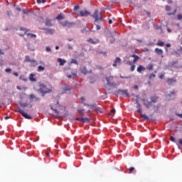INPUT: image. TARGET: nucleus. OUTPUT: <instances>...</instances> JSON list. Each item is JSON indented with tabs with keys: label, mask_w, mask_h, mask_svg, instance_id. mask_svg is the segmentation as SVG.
I'll list each match as a JSON object with an SVG mask.
<instances>
[{
	"label": "nucleus",
	"mask_w": 182,
	"mask_h": 182,
	"mask_svg": "<svg viewBox=\"0 0 182 182\" xmlns=\"http://www.w3.org/2000/svg\"><path fill=\"white\" fill-rule=\"evenodd\" d=\"M121 59L119 57H117L116 60H114V63H120Z\"/></svg>",
	"instance_id": "obj_35"
},
{
	"label": "nucleus",
	"mask_w": 182,
	"mask_h": 182,
	"mask_svg": "<svg viewBox=\"0 0 182 182\" xmlns=\"http://www.w3.org/2000/svg\"><path fill=\"white\" fill-rule=\"evenodd\" d=\"M23 14H24L25 15L28 14V11H26V10L23 9Z\"/></svg>",
	"instance_id": "obj_55"
},
{
	"label": "nucleus",
	"mask_w": 182,
	"mask_h": 182,
	"mask_svg": "<svg viewBox=\"0 0 182 182\" xmlns=\"http://www.w3.org/2000/svg\"><path fill=\"white\" fill-rule=\"evenodd\" d=\"M116 93L117 95H121L122 96H124L125 97H129V91H127V90H117L116 91Z\"/></svg>",
	"instance_id": "obj_5"
},
{
	"label": "nucleus",
	"mask_w": 182,
	"mask_h": 182,
	"mask_svg": "<svg viewBox=\"0 0 182 182\" xmlns=\"http://www.w3.org/2000/svg\"><path fill=\"white\" fill-rule=\"evenodd\" d=\"M159 79H164V75L161 74V75H159Z\"/></svg>",
	"instance_id": "obj_50"
},
{
	"label": "nucleus",
	"mask_w": 182,
	"mask_h": 182,
	"mask_svg": "<svg viewBox=\"0 0 182 182\" xmlns=\"http://www.w3.org/2000/svg\"><path fill=\"white\" fill-rule=\"evenodd\" d=\"M80 16H87V15H90V13L88 12L87 11H81L80 12Z\"/></svg>",
	"instance_id": "obj_13"
},
{
	"label": "nucleus",
	"mask_w": 182,
	"mask_h": 182,
	"mask_svg": "<svg viewBox=\"0 0 182 182\" xmlns=\"http://www.w3.org/2000/svg\"><path fill=\"white\" fill-rule=\"evenodd\" d=\"M46 0H37V4H45Z\"/></svg>",
	"instance_id": "obj_36"
},
{
	"label": "nucleus",
	"mask_w": 182,
	"mask_h": 182,
	"mask_svg": "<svg viewBox=\"0 0 182 182\" xmlns=\"http://www.w3.org/2000/svg\"><path fill=\"white\" fill-rule=\"evenodd\" d=\"M156 45H157V46L163 47V46H164V42L161 41V40H159Z\"/></svg>",
	"instance_id": "obj_21"
},
{
	"label": "nucleus",
	"mask_w": 182,
	"mask_h": 182,
	"mask_svg": "<svg viewBox=\"0 0 182 182\" xmlns=\"http://www.w3.org/2000/svg\"><path fill=\"white\" fill-rule=\"evenodd\" d=\"M29 79L31 82H36V78H35V75L30 74Z\"/></svg>",
	"instance_id": "obj_19"
},
{
	"label": "nucleus",
	"mask_w": 182,
	"mask_h": 182,
	"mask_svg": "<svg viewBox=\"0 0 182 182\" xmlns=\"http://www.w3.org/2000/svg\"><path fill=\"white\" fill-rule=\"evenodd\" d=\"M14 76H16V77H18V76H19V74H18V73H14Z\"/></svg>",
	"instance_id": "obj_57"
},
{
	"label": "nucleus",
	"mask_w": 182,
	"mask_h": 182,
	"mask_svg": "<svg viewBox=\"0 0 182 182\" xmlns=\"http://www.w3.org/2000/svg\"><path fill=\"white\" fill-rule=\"evenodd\" d=\"M52 110H54L55 113H58V110L57 109H53V107H50Z\"/></svg>",
	"instance_id": "obj_58"
},
{
	"label": "nucleus",
	"mask_w": 182,
	"mask_h": 182,
	"mask_svg": "<svg viewBox=\"0 0 182 182\" xmlns=\"http://www.w3.org/2000/svg\"><path fill=\"white\" fill-rule=\"evenodd\" d=\"M25 59H26V62H28L30 63L32 62V60H31L28 55H26Z\"/></svg>",
	"instance_id": "obj_33"
},
{
	"label": "nucleus",
	"mask_w": 182,
	"mask_h": 182,
	"mask_svg": "<svg viewBox=\"0 0 182 182\" xmlns=\"http://www.w3.org/2000/svg\"><path fill=\"white\" fill-rule=\"evenodd\" d=\"M63 15L62 14H60L57 17H56V19L58 21H61V19H63Z\"/></svg>",
	"instance_id": "obj_25"
},
{
	"label": "nucleus",
	"mask_w": 182,
	"mask_h": 182,
	"mask_svg": "<svg viewBox=\"0 0 182 182\" xmlns=\"http://www.w3.org/2000/svg\"><path fill=\"white\" fill-rule=\"evenodd\" d=\"M31 64H32V66H38V62H36V60H31Z\"/></svg>",
	"instance_id": "obj_29"
},
{
	"label": "nucleus",
	"mask_w": 182,
	"mask_h": 182,
	"mask_svg": "<svg viewBox=\"0 0 182 182\" xmlns=\"http://www.w3.org/2000/svg\"><path fill=\"white\" fill-rule=\"evenodd\" d=\"M29 99L31 102H36L39 100V97H36V96L33 94L29 95Z\"/></svg>",
	"instance_id": "obj_8"
},
{
	"label": "nucleus",
	"mask_w": 182,
	"mask_h": 182,
	"mask_svg": "<svg viewBox=\"0 0 182 182\" xmlns=\"http://www.w3.org/2000/svg\"><path fill=\"white\" fill-rule=\"evenodd\" d=\"M166 11H171V6L166 5Z\"/></svg>",
	"instance_id": "obj_37"
},
{
	"label": "nucleus",
	"mask_w": 182,
	"mask_h": 182,
	"mask_svg": "<svg viewBox=\"0 0 182 182\" xmlns=\"http://www.w3.org/2000/svg\"><path fill=\"white\" fill-rule=\"evenodd\" d=\"M55 106H56L57 107H60V105H59V102H56Z\"/></svg>",
	"instance_id": "obj_56"
},
{
	"label": "nucleus",
	"mask_w": 182,
	"mask_h": 182,
	"mask_svg": "<svg viewBox=\"0 0 182 182\" xmlns=\"http://www.w3.org/2000/svg\"><path fill=\"white\" fill-rule=\"evenodd\" d=\"M134 69H136V65H134V64L131 65V68H130L131 72H134Z\"/></svg>",
	"instance_id": "obj_32"
},
{
	"label": "nucleus",
	"mask_w": 182,
	"mask_h": 182,
	"mask_svg": "<svg viewBox=\"0 0 182 182\" xmlns=\"http://www.w3.org/2000/svg\"><path fill=\"white\" fill-rule=\"evenodd\" d=\"M155 52L157 53V55H163L164 53L163 50L159 48H155Z\"/></svg>",
	"instance_id": "obj_16"
},
{
	"label": "nucleus",
	"mask_w": 182,
	"mask_h": 182,
	"mask_svg": "<svg viewBox=\"0 0 182 182\" xmlns=\"http://www.w3.org/2000/svg\"><path fill=\"white\" fill-rule=\"evenodd\" d=\"M176 12H177V9H176L172 13H167V15H168V16H171V15H176Z\"/></svg>",
	"instance_id": "obj_34"
},
{
	"label": "nucleus",
	"mask_w": 182,
	"mask_h": 182,
	"mask_svg": "<svg viewBox=\"0 0 182 182\" xmlns=\"http://www.w3.org/2000/svg\"><path fill=\"white\" fill-rule=\"evenodd\" d=\"M154 77H156V74H154V73H151L149 76V80H151V79H154Z\"/></svg>",
	"instance_id": "obj_30"
},
{
	"label": "nucleus",
	"mask_w": 182,
	"mask_h": 182,
	"mask_svg": "<svg viewBox=\"0 0 182 182\" xmlns=\"http://www.w3.org/2000/svg\"><path fill=\"white\" fill-rule=\"evenodd\" d=\"M46 26H52V23L50 22V20L46 19Z\"/></svg>",
	"instance_id": "obj_26"
},
{
	"label": "nucleus",
	"mask_w": 182,
	"mask_h": 182,
	"mask_svg": "<svg viewBox=\"0 0 182 182\" xmlns=\"http://www.w3.org/2000/svg\"><path fill=\"white\" fill-rule=\"evenodd\" d=\"M5 72H6L7 73H11V72H12V70L10 68H6Z\"/></svg>",
	"instance_id": "obj_43"
},
{
	"label": "nucleus",
	"mask_w": 182,
	"mask_h": 182,
	"mask_svg": "<svg viewBox=\"0 0 182 182\" xmlns=\"http://www.w3.org/2000/svg\"><path fill=\"white\" fill-rule=\"evenodd\" d=\"M92 17L94 18L95 22H97V21H100V22H103L102 13L99 12V10H95L94 14L92 15Z\"/></svg>",
	"instance_id": "obj_1"
},
{
	"label": "nucleus",
	"mask_w": 182,
	"mask_h": 182,
	"mask_svg": "<svg viewBox=\"0 0 182 182\" xmlns=\"http://www.w3.org/2000/svg\"><path fill=\"white\" fill-rule=\"evenodd\" d=\"M39 92H41V93L46 94L50 93V92H52V90L46 87V85L41 84L40 85Z\"/></svg>",
	"instance_id": "obj_2"
},
{
	"label": "nucleus",
	"mask_w": 182,
	"mask_h": 182,
	"mask_svg": "<svg viewBox=\"0 0 182 182\" xmlns=\"http://www.w3.org/2000/svg\"><path fill=\"white\" fill-rule=\"evenodd\" d=\"M20 106H21V107H28V104H26V103H20Z\"/></svg>",
	"instance_id": "obj_38"
},
{
	"label": "nucleus",
	"mask_w": 182,
	"mask_h": 182,
	"mask_svg": "<svg viewBox=\"0 0 182 182\" xmlns=\"http://www.w3.org/2000/svg\"><path fill=\"white\" fill-rule=\"evenodd\" d=\"M87 41V42H89L90 43H92V45H96V43H99V40L95 41L92 38H90Z\"/></svg>",
	"instance_id": "obj_10"
},
{
	"label": "nucleus",
	"mask_w": 182,
	"mask_h": 182,
	"mask_svg": "<svg viewBox=\"0 0 182 182\" xmlns=\"http://www.w3.org/2000/svg\"><path fill=\"white\" fill-rule=\"evenodd\" d=\"M178 143L181 144V146H182V139H178Z\"/></svg>",
	"instance_id": "obj_63"
},
{
	"label": "nucleus",
	"mask_w": 182,
	"mask_h": 182,
	"mask_svg": "<svg viewBox=\"0 0 182 182\" xmlns=\"http://www.w3.org/2000/svg\"><path fill=\"white\" fill-rule=\"evenodd\" d=\"M63 90H64V92H69V91H70V89L69 88V85H64V86L63 87Z\"/></svg>",
	"instance_id": "obj_18"
},
{
	"label": "nucleus",
	"mask_w": 182,
	"mask_h": 182,
	"mask_svg": "<svg viewBox=\"0 0 182 182\" xmlns=\"http://www.w3.org/2000/svg\"><path fill=\"white\" fill-rule=\"evenodd\" d=\"M96 28H97V31H100L101 29L100 25L99 24H96Z\"/></svg>",
	"instance_id": "obj_46"
},
{
	"label": "nucleus",
	"mask_w": 182,
	"mask_h": 182,
	"mask_svg": "<svg viewBox=\"0 0 182 182\" xmlns=\"http://www.w3.org/2000/svg\"><path fill=\"white\" fill-rule=\"evenodd\" d=\"M43 70H45V67H43L42 65H39L38 67L37 71L38 72H43Z\"/></svg>",
	"instance_id": "obj_24"
},
{
	"label": "nucleus",
	"mask_w": 182,
	"mask_h": 182,
	"mask_svg": "<svg viewBox=\"0 0 182 182\" xmlns=\"http://www.w3.org/2000/svg\"><path fill=\"white\" fill-rule=\"evenodd\" d=\"M68 49H73V47H72V46H70V44H68Z\"/></svg>",
	"instance_id": "obj_52"
},
{
	"label": "nucleus",
	"mask_w": 182,
	"mask_h": 182,
	"mask_svg": "<svg viewBox=\"0 0 182 182\" xmlns=\"http://www.w3.org/2000/svg\"><path fill=\"white\" fill-rule=\"evenodd\" d=\"M177 18L178 19V21H181V19H182V15H181V14H178V15L177 16Z\"/></svg>",
	"instance_id": "obj_44"
},
{
	"label": "nucleus",
	"mask_w": 182,
	"mask_h": 182,
	"mask_svg": "<svg viewBox=\"0 0 182 182\" xmlns=\"http://www.w3.org/2000/svg\"><path fill=\"white\" fill-rule=\"evenodd\" d=\"M129 173H132L133 171H134V167L129 168Z\"/></svg>",
	"instance_id": "obj_47"
},
{
	"label": "nucleus",
	"mask_w": 182,
	"mask_h": 182,
	"mask_svg": "<svg viewBox=\"0 0 182 182\" xmlns=\"http://www.w3.org/2000/svg\"><path fill=\"white\" fill-rule=\"evenodd\" d=\"M144 70H146V68L143 65H139L136 69L138 73H141V72H143Z\"/></svg>",
	"instance_id": "obj_12"
},
{
	"label": "nucleus",
	"mask_w": 182,
	"mask_h": 182,
	"mask_svg": "<svg viewBox=\"0 0 182 182\" xmlns=\"http://www.w3.org/2000/svg\"><path fill=\"white\" fill-rule=\"evenodd\" d=\"M27 35L31 38H36V36L33 33H28Z\"/></svg>",
	"instance_id": "obj_41"
},
{
	"label": "nucleus",
	"mask_w": 182,
	"mask_h": 182,
	"mask_svg": "<svg viewBox=\"0 0 182 182\" xmlns=\"http://www.w3.org/2000/svg\"><path fill=\"white\" fill-rule=\"evenodd\" d=\"M177 115L179 116L181 119H182V114H178Z\"/></svg>",
	"instance_id": "obj_64"
},
{
	"label": "nucleus",
	"mask_w": 182,
	"mask_h": 182,
	"mask_svg": "<svg viewBox=\"0 0 182 182\" xmlns=\"http://www.w3.org/2000/svg\"><path fill=\"white\" fill-rule=\"evenodd\" d=\"M177 82V80H176L175 78H168L166 80V83L168 85H173V83H176Z\"/></svg>",
	"instance_id": "obj_9"
},
{
	"label": "nucleus",
	"mask_w": 182,
	"mask_h": 182,
	"mask_svg": "<svg viewBox=\"0 0 182 182\" xmlns=\"http://www.w3.org/2000/svg\"><path fill=\"white\" fill-rule=\"evenodd\" d=\"M78 113L80 114H85V109H78Z\"/></svg>",
	"instance_id": "obj_40"
},
{
	"label": "nucleus",
	"mask_w": 182,
	"mask_h": 182,
	"mask_svg": "<svg viewBox=\"0 0 182 182\" xmlns=\"http://www.w3.org/2000/svg\"><path fill=\"white\" fill-rule=\"evenodd\" d=\"M108 23H109V24L113 23V21H112V19H109V20L108 21Z\"/></svg>",
	"instance_id": "obj_62"
},
{
	"label": "nucleus",
	"mask_w": 182,
	"mask_h": 182,
	"mask_svg": "<svg viewBox=\"0 0 182 182\" xmlns=\"http://www.w3.org/2000/svg\"><path fill=\"white\" fill-rule=\"evenodd\" d=\"M58 62L60 63V66H63L66 63V60H63L62 58H58Z\"/></svg>",
	"instance_id": "obj_14"
},
{
	"label": "nucleus",
	"mask_w": 182,
	"mask_h": 182,
	"mask_svg": "<svg viewBox=\"0 0 182 182\" xmlns=\"http://www.w3.org/2000/svg\"><path fill=\"white\" fill-rule=\"evenodd\" d=\"M81 73L84 75H86L87 73V70L86 69V67L81 68Z\"/></svg>",
	"instance_id": "obj_23"
},
{
	"label": "nucleus",
	"mask_w": 182,
	"mask_h": 182,
	"mask_svg": "<svg viewBox=\"0 0 182 182\" xmlns=\"http://www.w3.org/2000/svg\"><path fill=\"white\" fill-rule=\"evenodd\" d=\"M83 105H84V106H88L90 109H94V107H96L95 104L89 105V104H86V103L83 102Z\"/></svg>",
	"instance_id": "obj_20"
},
{
	"label": "nucleus",
	"mask_w": 182,
	"mask_h": 182,
	"mask_svg": "<svg viewBox=\"0 0 182 182\" xmlns=\"http://www.w3.org/2000/svg\"><path fill=\"white\" fill-rule=\"evenodd\" d=\"M112 113L114 114V113H116V109H111L110 112L109 113V116H112Z\"/></svg>",
	"instance_id": "obj_39"
},
{
	"label": "nucleus",
	"mask_w": 182,
	"mask_h": 182,
	"mask_svg": "<svg viewBox=\"0 0 182 182\" xmlns=\"http://www.w3.org/2000/svg\"><path fill=\"white\" fill-rule=\"evenodd\" d=\"M107 83L109 86H113V83H111L110 80H109V77H106Z\"/></svg>",
	"instance_id": "obj_31"
},
{
	"label": "nucleus",
	"mask_w": 182,
	"mask_h": 182,
	"mask_svg": "<svg viewBox=\"0 0 182 182\" xmlns=\"http://www.w3.org/2000/svg\"><path fill=\"white\" fill-rule=\"evenodd\" d=\"M131 58H134L133 63H132V61L129 60L127 62V65H129V66H132V64L136 63V62L140 60V57L135 54H132L131 55Z\"/></svg>",
	"instance_id": "obj_4"
},
{
	"label": "nucleus",
	"mask_w": 182,
	"mask_h": 182,
	"mask_svg": "<svg viewBox=\"0 0 182 182\" xmlns=\"http://www.w3.org/2000/svg\"><path fill=\"white\" fill-rule=\"evenodd\" d=\"M16 112L22 114L23 117H24L25 119H28V120L33 119L32 116L28 114V113H26L25 111H23L22 109H18L16 110Z\"/></svg>",
	"instance_id": "obj_3"
},
{
	"label": "nucleus",
	"mask_w": 182,
	"mask_h": 182,
	"mask_svg": "<svg viewBox=\"0 0 182 182\" xmlns=\"http://www.w3.org/2000/svg\"><path fill=\"white\" fill-rule=\"evenodd\" d=\"M87 120H90L89 118H87V117H85V118L82 117V118H80V122H81L82 123H86V121H87Z\"/></svg>",
	"instance_id": "obj_27"
},
{
	"label": "nucleus",
	"mask_w": 182,
	"mask_h": 182,
	"mask_svg": "<svg viewBox=\"0 0 182 182\" xmlns=\"http://www.w3.org/2000/svg\"><path fill=\"white\" fill-rule=\"evenodd\" d=\"M150 102H151L152 104H153V103H156V102H157V98H156V97H151Z\"/></svg>",
	"instance_id": "obj_28"
},
{
	"label": "nucleus",
	"mask_w": 182,
	"mask_h": 182,
	"mask_svg": "<svg viewBox=\"0 0 182 182\" xmlns=\"http://www.w3.org/2000/svg\"><path fill=\"white\" fill-rule=\"evenodd\" d=\"M137 99L135 100V102L136 103V112L137 113H139V114H141L142 110H141V105H140V102H139V95H136Z\"/></svg>",
	"instance_id": "obj_6"
},
{
	"label": "nucleus",
	"mask_w": 182,
	"mask_h": 182,
	"mask_svg": "<svg viewBox=\"0 0 182 182\" xmlns=\"http://www.w3.org/2000/svg\"><path fill=\"white\" fill-rule=\"evenodd\" d=\"M46 33H49V35H53V33H55V30L52 28H47Z\"/></svg>",
	"instance_id": "obj_15"
},
{
	"label": "nucleus",
	"mask_w": 182,
	"mask_h": 182,
	"mask_svg": "<svg viewBox=\"0 0 182 182\" xmlns=\"http://www.w3.org/2000/svg\"><path fill=\"white\" fill-rule=\"evenodd\" d=\"M46 51L47 52H52V50L50 49V47H46Z\"/></svg>",
	"instance_id": "obj_49"
},
{
	"label": "nucleus",
	"mask_w": 182,
	"mask_h": 182,
	"mask_svg": "<svg viewBox=\"0 0 182 182\" xmlns=\"http://www.w3.org/2000/svg\"><path fill=\"white\" fill-rule=\"evenodd\" d=\"M72 76H73L74 77H77V75L76 73H72Z\"/></svg>",
	"instance_id": "obj_59"
},
{
	"label": "nucleus",
	"mask_w": 182,
	"mask_h": 182,
	"mask_svg": "<svg viewBox=\"0 0 182 182\" xmlns=\"http://www.w3.org/2000/svg\"><path fill=\"white\" fill-rule=\"evenodd\" d=\"M176 93H177V91L173 90V91L170 92L169 94L166 95V97L171 99V96H176Z\"/></svg>",
	"instance_id": "obj_11"
},
{
	"label": "nucleus",
	"mask_w": 182,
	"mask_h": 182,
	"mask_svg": "<svg viewBox=\"0 0 182 182\" xmlns=\"http://www.w3.org/2000/svg\"><path fill=\"white\" fill-rule=\"evenodd\" d=\"M71 63H75V65H77V60H76V59H72V60H71Z\"/></svg>",
	"instance_id": "obj_42"
},
{
	"label": "nucleus",
	"mask_w": 182,
	"mask_h": 182,
	"mask_svg": "<svg viewBox=\"0 0 182 182\" xmlns=\"http://www.w3.org/2000/svg\"><path fill=\"white\" fill-rule=\"evenodd\" d=\"M140 115L141 116V117H143V119H144L145 120H150V117L146 114H142L141 112Z\"/></svg>",
	"instance_id": "obj_17"
},
{
	"label": "nucleus",
	"mask_w": 182,
	"mask_h": 182,
	"mask_svg": "<svg viewBox=\"0 0 182 182\" xmlns=\"http://www.w3.org/2000/svg\"><path fill=\"white\" fill-rule=\"evenodd\" d=\"M79 9V6H75L74 11H77Z\"/></svg>",
	"instance_id": "obj_51"
},
{
	"label": "nucleus",
	"mask_w": 182,
	"mask_h": 182,
	"mask_svg": "<svg viewBox=\"0 0 182 182\" xmlns=\"http://www.w3.org/2000/svg\"><path fill=\"white\" fill-rule=\"evenodd\" d=\"M171 46V44H170V43H166V48H170Z\"/></svg>",
	"instance_id": "obj_53"
},
{
	"label": "nucleus",
	"mask_w": 182,
	"mask_h": 182,
	"mask_svg": "<svg viewBox=\"0 0 182 182\" xmlns=\"http://www.w3.org/2000/svg\"><path fill=\"white\" fill-rule=\"evenodd\" d=\"M170 140L171 141H176V139H174V136H171Z\"/></svg>",
	"instance_id": "obj_48"
},
{
	"label": "nucleus",
	"mask_w": 182,
	"mask_h": 182,
	"mask_svg": "<svg viewBox=\"0 0 182 182\" xmlns=\"http://www.w3.org/2000/svg\"><path fill=\"white\" fill-rule=\"evenodd\" d=\"M5 120H8V119H11V117L6 116L4 117Z\"/></svg>",
	"instance_id": "obj_61"
},
{
	"label": "nucleus",
	"mask_w": 182,
	"mask_h": 182,
	"mask_svg": "<svg viewBox=\"0 0 182 182\" xmlns=\"http://www.w3.org/2000/svg\"><path fill=\"white\" fill-rule=\"evenodd\" d=\"M154 65L153 64H149L146 66L145 69H147V70H153Z\"/></svg>",
	"instance_id": "obj_22"
},
{
	"label": "nucleus",
	"mask_w": 182,
	"mask_h": 182,
	"mask_svg": "<svg viewBox=\"0 0 182 182\" xmlns=\"http://www.w3.org/2000/svg\"><path fill=\"white\" fill-rule=\"evenodd\" d=\"M167 2L168 4H173V0H168Z\"/></svg>",
	"instance_id": "obj_54"
},
{
	"label": "nucleus",
	"mask_w": 182,
	"mask_h": 182,
	"mask_svg": "<svg viewBox=\"0 0 182 182\" xmlns=\"http://www.w3.org/2000/svg\"><path fill=\"white\" fill-rule=\"evenodd\" d=\"M142 102H143V105H144V106H146L148 109H150V107L153 106V104L151 103V101L143 99Z\"/></svg>",
	"instance_id": "obj_7"
},
{
	"label": "nucleus",
	"mask_w": 182,
	"mask_h": 182,
	"mask_svg": "<svg viewBox=\"0 0 182 182\" xmlns=\"http://www.w3.org/2000/svg\"><path fill=\"white\" fill-rule=\"evenodd\" d=\"M7 15L9 18H11V15H12V11H7Z\"/></svg>",
	"instance_id": "obj_45"
},
{
	"label": "nucleus",
	"mask_w": 182,
	"mask_h": 182,
	"mask_svg": "<svg viewBox=\"0 0 182 182\" xmlns=\"http://www.w3.org/2000/svg\"><path fill=\"white\" fill-rule=\"evenodd\" d=\"M144 52H149V48H144Z\"/></svg>",
	"instance_id": "obj_60"
}]
</instances>
